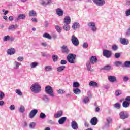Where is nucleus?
Here are the masks:
<instances>
[{"label":"nucleus","mask_w":130,"mask_h":130,"mask_svg":"<svg viewBox=\"0 0 130 130\" xmlns=\"http://www.w3.org/2000/svg\"><path fill=\"white\" fill-rule=\"evenodd\" d=\"M28 15L30 17H36L37 16L36 12L34 11V10H30L29 12Z\"/></svg>","instance_id":"obj_27"},{"label":"nucleus","mask_w":130,"mask_h":130,"mask_svg":"<svg viewBox=\"0 0 130 130\" xmlns=\"http://www.w3.org/2000/svg\"><path fill=\"white\" fill-rule=\"evenodd\" d=\"M61 64H66L67 63V60H62L60 61Z\"/></svg>","instance_id":"obj_63"},{"label":"nucleus","mask_w":130,"mask_h":130,"mask_svg":"<svg viewBox=\"0 0 130 130\" xmlns=\"http://www.w3.org/2000/svg\"><path fill=\"white\" fill-rule=\"evenodd\" d=\"M22 64L19 62L17 61H14V67L13 69L14 70H18L19 69V66H21Z\"/></svg>","instance_id":"obj_24"},{"label":"nucleus","mask_w":130,"mask_h":130,"mask_svg":"<svg viewBox=\"0 0 130 130\" xmlns=\"http://www.w3.org/2000/svg\"><path fill=\"white\" fill-rule=\"evenodd\" d=\"M42 99L44 101V102H49V98L46 94H43L42 96Z\"/></svg>","instance_id":"obj_25"},{"label":"nucleus","mask_w":130,"mask_h":130,"mask_svg":"<svg viewBox=\"0 0 130 130\" xmlns=\"http://www.w3.org/2000/svg\"><path fill=\"white\" fill-rule=\"evenodd\" d=\"M18 110L20 112L23 113V112L25 111V107H24L23 106H20V107L18 108Z\"/></svg>","instance_id":"obj_41"},{"label":"nucleus","mask_w":130,"mask_h":130,"mask_svg":"<svg viewBox=\"0 0 130 130\" xmlns=\"http://www.w3.org/2000/svg\"><path fill=\"white\" fill-rule=\"evenodd\" d=\"M63 113V112L62 111H58V112L54 115L55 118H58L59 117H61V116H62Z\"/></svg>","instance_id":"obj_21"},{"label":"nucleus","mask_w":130,"mask_h":130,"mask_svg":"<svg viewBox=\"0 0 130 130\" xmlns=\"http://www.w3.org/2000/svg\"><path fill=\"white\" fill-rule=\"evenodd\" d=\"M9 109H10V110H15V106L11 105L9 107Z\"/></svg>","instance_id":"obj_59"},{"label":"nucleus","mask_w":130,"mask_h":130,"mask_svg":"<svg viewBox=\"0 0 130 130\" xmlns=\"http://www.w3.org/2000/svg\"><path fill=\"white\" fill-rule=\"evenodd\" d=\"M52 70V67L50 66H45V70L46 71V72H50V71H51Z\"/></svg>","instance_id":"obj_35"},{"label":"nucleus","mask_w":130,"mask_h":130,"mask_svg":"<svg viewBox=\"0 0 130 130\" xmlns=\"http://www.w3.org/2000/svg\"><path fill=\"white\" fill-rule=\"evenodd\" d=\"M15 92L16 93V94H17V95H18V96H22L23 95V93H22V91H21V90H20V89H16L15 90Z\"/></svg>","instance_id":"obj_42"},{"label":"nucleus","mask_w":130,"mask_h":130,"mask_svg":"<svg viewBox=\"0 0 130 130\" xmlns=\"http://www.w3.org/2000/svg\"><path fill=\"white\" fill-rule=\"evenodd\" d=\"M35 122H31L29 124V127L30 128H34L35 127Z\"/></svg>","instance_id":"obj_54"},{"label":"nucleus","mask_w":130,"mask_h":130,"mask_svg":"<svg viewBox=\"0 0 130 130\" xmlns=\"http://www.w3.org/2000/svg\"><path fill=\"white\" fill-rule=\"evenodd\" d=\"M56 13L59 17H62L63 16V11L60 8H58L56 10Z\"/></svg>","instance_id":"obj_18"},{"label":"nucleus","mask_w":130,"mask_h":130,"mask_svg":"<svg viewBox=\"0 0 130 130\" xmlns=\"http://www.w3.org/2000/svg\"><path fill=\"white\" fill-rule=\"evenodd\" d=\"M63 29L64 31H70L71 29L70 24L64 23V25H63Z\"/></svg>","instance_id":"obj_22"},{"label":"nucleus","mask_w":130,"mask_h":130,"mask_svg":"<svg viewBox=\"0 0 130 130\" xmlns=\"http://www.w3.org/2000/svg\"><path fill=\"white\" fill-rule=\"evenodd\" d=\"M130 105V103H128V102L124 101L122 103V106L124 108H127V107H129Z\"/></svg>","instance_id":"obj_30"},{"label":"nucleus","mask_w":130,"mask_h":130,"mask_svg":"<svg viewBox=\"0 0 130 130\" xmlns=\"http://www.w3.org/2000/svg\"><path fill=\"white\" fill-rule=\"evenodd\" d=\"M45 92L51 97H55V95L53 93V89H52V87L49 85L47 86L45 88Z\"/></svg>","instance_id":"obj_2"},{"label":"nucleus","mask_w":130,"mask_h":130,"mask_svg":"<svg viewBox=\"0 0 130 130\" xmlns=\"http://www.w3.org/2000/svg\"><path fill=\"white\" fill-rule=\"evenodd\" d=\"M114 64L116 66V67H120V66L122 64V62L116 61L114 62Z\"/></svg>","instance_id":"obj_40"},{"label":"nucleus","mask_w":130,"mask_h":130,"mask_svg":"<svg viewBox=\"0 0 130 130\" xmlns=\"http://www.w3.org/2000/svg\"><path fill=\"white\" fill-rule=\"evenodd\" d=\"M87 25L88 27H89V28H91L93 32H96V31H97L96 23H95L94 22H89Z\"/></svg>","instance_id":"obj_7"},{"label":"nucleus","mask_w":130,"mask_h":130,"mask_svg":"<svg viewBox=\"0 0 130 130\" xmlns=\"http://www.w3.org/2000/svg\"><path fill=\"white\" fill-rule=\"evenodd\" d=\"M5 102L4 101H0V106H4Z\"/></svg>","instance_id":"obj_64"},{"label":"nucleus","mask_w":130,"mask_h":130,"mask_svg":"<svg viewBox=\"0 0 130 130\" xmlns=\"http://www.w3.org/2000/svg\"><path fill=\"white\" fill-rule=\"evenodd\" d=\"M67 120V117H61L59 120L58 122L59 124H63L64 122H66V121Z\"/></svg>","instance_id":"obj_26"},{"label":"nucleus","mask_w":130,"mask_h":130,"mask_svg":"<svg viewBox=\"0 0 130 130\" xmlns=\"http://www.w3.org/2000/svg\"><path fill=\"white\" fill-rule=\"evenodd\" d=\"M125 68H130V61H126L123 64Z\"/></svg>","instance_id":"obj_37"},{"label":"nucleus","mask_w":130,"mask_h":130,"mask_svg":"<svg viewBox=\"0 0 130 130\" xmlns=\"http://www.w3.org/2000/svg\"><path fill=\"white\" fill-rule=\"evenodd\" d=\"M125 15H126V16L127 17H128V16H130V9L127 10L125 11Z\"/></svg>","instance_id":"obj_57"},{"label":"nucleus","mask_w":130,"mask_h":130,"mask_svg":"<svg viewBox=\"0 0 130 130\" xmlns=\"http://www.w3.org/2000/svg\"><path fill=\"white\" fill-rule=\"evenodd\" d=\"M8 54H9L10 55H12L13 54H15L16 53V50L14 48H11L10 49H8L7 51Z\"/></svg>","instance_id":"obj_23"},{"label":"nucleus","mask_w":130,"mask_h":130,"mask_svg":"<svg viewBox=\"0 0 130 130\" xmlns=\"http://www.w3.org/2000/svg\"><path fill=\"white\" fill-rule=\"evenodd\" d=\"M90 123L91 125H96L98 123V119L96 117H94L90 120Z\"/></svg>","instance_id":"obj_17"},{"label":"nucleus","mask_w":130,"mask_h":130,"mask_svg":"<svg viewBox=\"0 0 130 130\" xmlns=\"http://www.w3.org/2000/svg\"><path fill=\"white\" fill-rule=\"evenodd\" d=\"M89 86H90V87H94V88H98V87H99L98 83L94 81L89 82Z\"/></svg>","instance_id":"obj_16"},{"label":"nucleus","mask_w":130,"mask_h":130,"mask_svg":"<svg viewBox=\"0 0 130 130\" xmlns=\"http://www.w3.org/2000/svg\"><path fill=\"white\" fill-rule=\"evenodd\" d=\"M120 118L121 119H126L129 117V115L128 113L125 111H122L119 113Z\"/></svg>","instance_id":"obj_4"},{"label":"nucleus","mask_w":130,"mask_h":130,"mask_svg":"<svg viewBox=\"0 0 130 130\" xmlns=\"http://www.w3.org/2000/svg\"><path fill=\"white\" fill-rule=\"evenodd\" d=\"M73 93L76 95H79V94H81V93H82V91H81V89L79 88H75L73 90Z\"/></svg>","instance_id":"obj_31"},{"label":"nucleus","mask_w":130,"mask_h":130,"mask_svg":"<svg viewBox=\"0 0 130 130\" xmlns=\"http://www.w3.org/2000/svg\"><path fill=\"white\" fill-rule=\"evenodd\" d=\"M114 107L115 108H117L118 109H119V108H120V104L118 103H117L114 105Z\"/></svg>","instance_id":"obj_53"},{"label":"nucleus","mask_w":130,"mask_h":130,"mask_svg":"<svg viewBox=\"0 0 130 130\" xmlns=\"http://www.w3.org/2000/svg\"><path fill=\"white\" fill-rule=\"evenodd\" d=\"M55 29L58 33H60V32H61V28L58 25L56 26Z\"/></svg>","instance_id":"obj_51"},{"label":"nucleus","mask_w":130,"mask_h":130,"mask_svg":"<svg viewBox=\"0 0 130 130\" xmlns=\"http://www.w3.org/2000/svg\"><path fill=\"white\" fill-rule=\"evenodd\" d=\"M40 118H41V119H44L46 118V115H45L44 113L41 112L40 114Z\"/></svg>","instance_id":"obj_39"},{"label":"nucleus","mask_w":130,"mask_h":130,"mask_svg":"<svg viewBox=\"0 0 130 130\" xmlns=\"http://www.w3.org/2000/svg\"><path fill=\"white\" fill-rule=\"evenodd\" d=\"M26 19V15L25 14H19L15 19V21H19V20H25Z\"/></svg>","instance_id":"obj_20"},{"label":"nucleus","mask_w":130,"mask_h":130,"mask_svg":"<svg viewBox=\"0 0 130 130\" xmlns=\"http://www.w3.org/2000/svg\"><path fill=\"white\" fill-rule=\"evenodd\" d=\"M64 24H71V17L69 16H65L63 21Z\"/></svg>","instance_id":"obj_19"},{"label":"nucleus","mask_w":130,"mask_h":130,"mask_svg":"<svg viewBox=\"0 0 130 130\" xmlns=\"http://www.w3.org/2000/svg\"><path fill=\"white\" fill-rule=\"evenodd\" d=\"M38 66V63L37 62H34L30 63V66L31 68V69H34L36 67H37Z\"/></svg>","instance_id":"obj_38"},{"label":"nucleus","mask_w":130,"mask_h":130,"mask_svg":"<svg viewBox=\"0 0 130 130\" xmlns=\"http://www.w3.org/2000/svg\"><path fill=\"white\" fill-rule=\"evenodd\" d=\"M106 120L108 124H109L110 123H111V122H112V118H111V117H108Z\"/></svg>","instance_id":"obj_46"},{"label":"nucleus","mask_w":130,"mask_h":130,"mask_svg":"<svg viewBox=\"0 0 130 130\" xmlns=\"http://www.w3.org/2000/svg\"><path fill=\"white\" fill-rule=\"evenodd\" d=\"M115 58H119V57H120V53H115Z\"/></svg>","instance_id":"obj_58"},{"label":"nucleus","mask_w":130,"mask_h":130,"mask_svg":"<svg viewBox=\"0 0 130 130\" xmlns=\"http://www.w3.org/2000/svg\"><path fill=\"white\" fill-rule=\"evenodd\" d=\"M94 4L96 6H99V7H102V6H104L105 4V0H92Z\"/></svg>","instance_id":"obj_6"},{"label":"nucleus","mask_w":130,"mask_h":130,"mask_svg":"<svg viewBox=\"0 0 130 130\" xmlns=\"http://www.w3.org/2000/svg\"><path fill=\"white\" fill-rule=\"evenodd\" d=\"M126 35V36H130V27L128 28Z\"/></svg>","instance_id":"obj_61"},{"label":"nucleus","mask_w":130,"mask_h":130,"mask_svg":"<svg viewBox=\"0 0 130 130\" xmlns=\"http://www.w3.org/2000/svg\"><path fill=\"white\" fill-rule=\"evenodd\" d=\"M80 27H81V25H80V23H79V22H76L73 24L72 28L73 30H76L79 29Z\"/></svg>","instance_id":"obj_14"},{"label":"nucleus","mask_w":130,"mask_h":130,"mask_svg":"<svg viewBox=\"0 0 130 130\" xmlns=\"http://www.w3.org/2000/svg\"><path fill=\"white\" fill-rule=\"evenodd\" d=\"M112 49L114 51H116V50L118 49V46H117L116 45H113L112 46Z\"/></svg>","instance_id":"obj_44"},{"label":"nucleus","mask_w":130,"mask_h":130,"mask_svg":"<svg viewBox=\"0 0 130 130\" xmlns=\"http://www.w3.org/2000/svg\"><path fill=\"white\" fill-rule=\"evenodd\" d=\"M18 61L22 62L24 60V57L22 56H19L17 58Z\"/></svg>","instance_id":"obj_56"},{"label":"nucleus","mask_w":130,"mask_h":130,"mask_svg":"<svg viewBox=\"0 0 130 130\" xmlns=\"http://www.w3.org/2000/svg\"><path fill=\"white\" fill-rule=\"evenodd\" d=\"M128 80H129V78L127 76H125L123 78V81L124 82H127L128 81Z\"/></svg>","instance_id":"obj_55"},{"label":"nucleus","mask_w":130,"mask_h":130,"mask_svg":"<svg viewBox=\"0 0 130 130\" xmlns=\"http://www.w3.org/2000/svg\"><path fill=\"white\" fill-rule=\"evenodd\" d=\"M5 98V93L3 91H0V100H3Z\"/></svg>","instance_id":"obj_47"},{"label":"nucleus","mask_w":130,"mask_h":130,"mask_svg":"<svg viewBox=\"0 0 130 130\" xmlns=\"http://www.w3.org/2000/svg\"><path fill=\"white\" fill-rule=\"evenodd\" d=\"M77 56L74 54H69L67 56V60L70 63H76Z\"/></svg>","instance_id":"obj_3"},{"label":"nucleus","mask_w":130,"mask_h":130,"mask_svg":"<svg viewBox=\"0 0 130 130\" xmlns=\"http://www.w3.org/2000/svg\"><path fill=\"white\" fill-rule=\"evenodd\" d=\"M43 37H44V38H47V39L50 40L52 38V37H51V36H50V35H49V34L46 32L43 34Z\"/></svg>","instance_id":"obj_28"},{"label":"nucleus","mask_w":130,"mask_h":130,"mask_svg":"<svg viewBox=\"0 0 130 130\" xmlns=\"http://www.w3.org/2000/svg\"><path fill=\"white\" fill-rule=\"evenodd\" d=\"M121 94H122V93L121 92V90H116L115 93V95L117 97H118V96H120V95H121Z\"/></svg>","instance_id":"obj_43"},{"label":"nucleus","mask_w":130,"mask_h":130,"mask_svg":"<svg viewBox=\"0 0 130 130\" xmlns=\"http://www.w3.org/2000/svg\"><path fill=\"white\" fill-rule=\"evenodd\" d=\"M103 70H105V71H110L112 70V68L110 65H106L104 67Z\"/></svg>","instance_id":"obj_33"},{"label":"nucleus","mask_w":130,"mask_h":130,"mask_svg":"<svg viewBox=\"0 0 130 130\" xmlns=\"http://www.w3.org/2000/svg\"><path fill=\"white\" fill-rule=\"evenodd\" d=\"M57 93L59 94H64L66 91L63 89H59L58 90H57Z\"/></svg>","instance_id":"obj_45"},{"label":"nucleus","mask_w":130,"mask_h":130,"mask_svg":"<svg viewBox=\"0 0 130 130\" xmlns=\"http://www.w3.org/2000/svg\"><path fill=\"white\" fill-rule=\"evenodd\" d=\"M71 127L73 129L77 130L79 128L78 123L76 121H72L71 122Z\"/></svg>","instance_id":"obj_12"},{"label":"nucleus","mask_w":130,"mask_h":130,"mask_svg":"<svg viewBox=\"0 0 130 130\" xmlns=\"http://www.w3.org/2000/svg\"><path fill=\"white\" fill-rule=\"evenodd\" d=\"M126 6L127 7L130 6V0H126Z\"/></svg>","instance_id":"obj_62"},{"label":"nucleus","mask_w":130,"mask_h":130,"mask_svg":"<svg viewBox=\"0 0 130 130\" xmlns=\"http://www.w3.org/2000/svg\"><path fill=\"white\" fill-rule=\"evenodd\" d=\"M91 64H92L91 62L89 61L86 62V68H87V71H90Z\"/></svg>","instance_id":"obj_34"},{"label":"nucleus","mask_w":130,"mask_h":130,"mask_svg":"<svg viewBox=\"0 0 130 130\" xmlns=\"http://www.w3.org/2000/svg\"><path fill=\"white\" fill-rule=\"evenodd\" d=\"M30 90L32 93L38 94L41 92V86L38 83H35L31 86Z\"/></svg>","instance_id":"obj_1"},{"label":"nucleus","mask_w":130,"mask_h":130,"mask_svg":"<svg viewBox=\"0 0 130 130\" xmlns=\"http://www.w3.org/2000/svg\"><path fill=\"white\" fill-rule=\"evenodd\" d=\"M125 101H126V102H128V103H130V96H127L125 99Z\"/></svg>","instance_id":"obj_60"},{"label":"nucleus","mask_w":130,"mask_h":130,"mask_svg":"<svg viewBox=\"0 0 130 130\" xmlns=\"http://www.w3.org/2000/svg\"><path fill=\"white\" fill-rule=\"evenodd\" d=\"M61 51L63 53H69L70 52V50L68 48V47L66 45H63L61 47Z\"/></svg>","instance_id":"obj_15"},{"label":"nucleus","mask_w":130,"mask_h":130,"mask_svg":"<svg viewBox=\"0 0 130 130\" xmlns=\"http://www.w3.org/2000/svg\"><path fill=\"white\" fill-rule=\"evenodd\" d=\"M84 103H85V104L88 103V102H89V97L88 96H86L83 100Z\"/></svg>","instance_id":"obj_49"},{"label":"nucleus","mask_w":130,"mask_h":130,"mask_svg":"<svg viewBox=\"0 0 130 130\" xmlns=\"http://www.w3.org/2000/svg\"><path fill=\"white\" fill-rule=\"evenodd\" d=\"M88 61L91 62L92 64H95L98 61V58H97L96 56H92L90 57Z\"/></svg>","instance_id":"obj_11"},{"label":"nucleus","mask_w":130,"mask_h":130,"mask_svg":"<svg viewBox=\"0 0 130 130\" xmlns=\"http://www.w3.org/2000/svg\"><path fill=\"white\" fill-rule=\"evenodd\" d=\"M52 58H53V61H56L58 59V56H57V55H53Z\"/></svg>","instance_id":"obj_48"},{"label":"nucleus","mask_w":130,"mask_h":130,"mask_svg":"<svg viewBox=\"0 0 130 130\" xmlns=\"http://www.w3.org/2000/svg\"><path fill=\"white\" fill-rule=\"evenodd\" d=\"M82 47L83 48H88V47H89V45L88 44V43H84L82 45Z\"/></svg>","instance_id":"obj_50"},{"label":"nucleus","mask_w":130,"mask_h":130,"mask_svg":"<svg viewBox=\"0 0 130 130\" xmlns=\"http://www.w3.org/2000/svg\"><path fill=\"white\" fill-rule=\"evenodd\" d=\"M73 88H79L80 87V83L78 82H74L73 84Z\"/></svg>","instance_id":"obj_36"},{"label":"nucleus","mask_w":130,"mask_h":130,"mask_svg":"<svg viewBox=\"0 0 130 130\" xmlns=\"http://www.w3.org/2000/svg\"><path fill=\"white\" fill-rule=\"evenodd\" d=\"M108 80L109 82H110V83H114L117 81V79H116V77L111 75L108 76Z\"/></svg>","instance_id":"obj_9"},{"label":"nucleus","mask_w":130,"mask_h":130,"mask_svg":"<svg viewBox=\"0 0 130 130\" xmlns=\"http://www.w3.org/2000/svg\"><path fill=\"white\" fill-rule=\"evenodd\" d=\"M64 69H66V66H60L57 68V71L59 73H61V72H63V71H64Z\"/></svg>","instance_id":"obj_29"},{"label":"nucleus","mask_w":130,"mask_h":130,"mask_svg":"<svg viewBox=\"0 0 130 130\" xmlns=\"http://www.w3.org/2000/svg\"><path fill=\"white\" fill-rule=\"evenodd\" d=\"M38 112V110L37 109H33L29 113V118H34V116L37 114Z\"/></svg>","instance_id":"obj_10"},{"label":"nucleus","mask_w":130,"mask_h":130,"mask_svg":"<svg viewBox=\"0 0 130 130\" xmlns=\"http://www.w3.org/2000/svg\"><path fill=\"white\" fill-rule=\"evenodd\" d=\"M120 42L121 44H122L123 45H127V44L129 43V42H128V40L125 38H121L120 39Z\"/></svg>","instance_id":"obj_13"},{"label":"nucleus","mask_w":130,"mask_h":130,"mask_svg":"<svg viewBox=\"0 0 130 130\" xmlns=\"http://www.w3.org/2000/svg\"><path fill=\"white\" fill-rule=\"evenodd\" d=\"M4 41H8V40H10L9 36H6L3 38Z\"/></svg>","instance_id":"obj_52"},{"label":"nucleus","mask_w":130,"mask_h":130,"mask_svg":"<svg viewBox=\"0 0 130 130\" xmlns=\"http://www.w3.org/2000/svg\"><path fill=\"white\" fill-rule=\"evenodd\" d=\"M71 42L75 46H79V39L75 35H72L71 37Z\"/></svg>","instance_id":"obj_5"},{"label":"nucleus","mask_w":130,"mask_h":130,"mask_svg":"<svg viewBox=\"0 0 130 130\" xmlns=\"http://www.w3.org/2000/svg\"><path fill=\"white\" fill-rule=\"evenodd\" d=\"M19 27L18 24L12 25L9 27V30H14L15 29H17Z\"/></svg>","instance_id":"obj_32"},{"label":"nucleus","mask_w":130,"mask_h":130,"mask_svg":"<svg viewBox=\"0 0 130 130\" xmlns=\"http://www.w3.org/2000/svg\"><path fill=\"white\" fill-rule=\"evenodd\" d=\"M103 52L104 56H105L107 58H110V57H111V51L107 50H104Z\"/></svg>","instance_id":"obj_8"}]
</instances>
